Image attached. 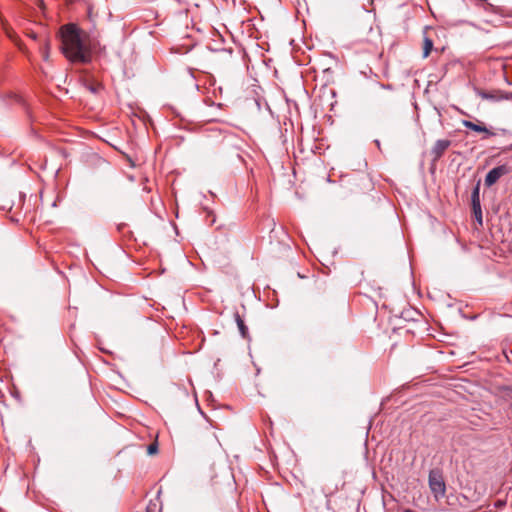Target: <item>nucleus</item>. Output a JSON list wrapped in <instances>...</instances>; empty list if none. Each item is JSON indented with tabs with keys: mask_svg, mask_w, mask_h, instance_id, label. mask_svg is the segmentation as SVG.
<instances>
[{
	"mask_svg": "<svg viewBox=\"0 0 512 512\" xmlns=\"http://www.w3.org/2000/svg\"><path fill=\"white\" fill-rule=\"evenodd\" d=\"M64 56L73 63L86 64L92 59L91 48L87 34L76 24L63 25L59 30Z\"/></svg>",
	"mask_w": 512,
	"mask_h": 512,
	"instance_id": "f257e3e1",
	"label": "nucleus"
},
{
	"mask_svg": "<svg viewBox=\"0 0 512 512\" xmlns=\"http://www.w3.org/2000/svg\"><path fill=\"white\" fill-rule=\"evenodd\" d=\"M429 487L436 500L443 498L446 494V484L439 469H432L429 472Z\"/></svg>",
	"mask_w": 512,
	"mask_h": 512,
	"instance_id": "f03ea898",
	"label": "nucleus"
},
{
	"mask_svg": "<svg viewBox=\"0 0 512 512\" xmlns=\"http://www.w3.org/2000/svg\"><path fill=\"white\" fill-rule=\"evenodd\" d=\"M451 141L448 139L437 140L431 149L432 161L437 162L444 155L445 151L451 146Z\"/></svg>",
	"mask_w": 512,
	"mask_h": 512,
	"instance_id": "7ed1b4c3",
	"label": "nucleus"
},
{
	"mask_svg": "<svg viewBox=\"0 0 512 512\" xmlns=\"http://www.w3.org/2000/svg\"><path fill=\"white\" fill-rule=\"evenodd\" d=\"M507 172L508 169L505 165L494 167L487 173L485 177V185L488 187L492 186Z\"/></svg>",
	"mask_w": 512,
	"mask_h": 512,
	"instance_id": "20e7f679",
	"label": "nucleus"
},
{
	"mask_svg": "<svg viewBox=\"0 0 512 512\" xmlns=\"http://www.w3.org/2000/svg\"><path fill=\"white\" fill-rule=\"evenodd\" d=\"M462 125L468 129H471L475 132H479V133H485L487 136H494L495 133L491 132L490 130H488L484 125L483 123H481L480 121H477V123H474L470 120H463L462 121Z\"/></svg>",
	"mask_w": 512,
	"mask_h": 512,
	"instance_id": "39448f33",
	"label": "nucleus"
},
{
	"mask_svg": "<svg viewBox=\"0 0 512 512\" xmlns=\"http://www.w3.org/2000/svg\"><path fill=\"white\" fill-rule=\"evenodd\" d=\"M479 96L482 99L491 100V101H501L502 100V91L495 90L493 92L480 91Z\"/></svg>",
	"mask_w": 512,
	"mask_h": 512,
	"instance_id": "423d86ee",
	"label": "nucleus"
},
{
	"mask_svg": "<svg viewBox=\"0 0 512 512\" xmlns=\"http://www.w3.org/2000/svg\"><path fill=\"white\" fill-rule=\"evenodd\" d=\"M471 204L472 207L478 208L480 205V181L476 184L474 187L472 193H471Z\"/></svg>",
	"mask_w": 512,
	"mask_h": 512,
	"instance_id": "0eeeda50",
	"label": "nucleus"
},
{
	"mask_svg": "<svg viewBox=\"0 0 512 512\" xmlns=\"http://www.w3.org/2000/svg\"><path fill=\"white\" fill-rule=\"evenodd\" d=\"M235 321L237 323L240 334L242 335L243 338H246L248 335V328L245 325L244 320L241 318L239 313H235Z\"/></svg>",
	"mask_w": 512,
	"mask_h": 512,
	"instance_id": "6e6552de",
	"label": "nucleus"
},
{
	"mask_svg": "<svg viewBox=\"0 0 512 512\" xmlns=\"http://www.w3.org/2000/svg\"><path fill=\"white\" fill-rule=\"evenodd\" d=\"M433 49V41L428 38V37H425L424 38V43H423V58H427L430 54V52L432 51Z\"/></svg>",
	"mask_w": 512,
	"mask_h": 512,
	"instance_id": "1a4fd4ad",
	"label": "nucleus"
},
{
	"mask_svg": "<svg viewBox=\"0 0 512 512\" xmlns=\"http://www.w3.org/2000/svg\"><path fill=\"white\" fill-rule=\"evenodd\" d=\"M49 50H50V42L48 39H45L43 47L41 48L42 56L44 60L49 59Z\"/></svg>",
	"mask_w": 512,
	"mask_h": 512,
	"instance_id": "9d476101",
	"label": "nucleus"
},
{
	"mask_svg": "<svg viewBox=\"0 0 512 512\" xmlns=\"http://www.w3.org/2000/svg\"><path fill=\"white\" fill-rule=\"evenodd\" d=\"M86 88L93 94H98L102 90V85L99 83L86 84Z\"/></svg>",
	"mask_w": 512,
	"mask_h": 512,
	"instance_id": "9b49d317",
	"label": "nucleus"
},
{
	"mask_svg": "<svg viewBox=\"0 0 512 512\" xmlns=\"http://www.w3.org/2000/svg\"><path fill=\"white\" fill-rule=\"evenodd\" d=\"M473 209V213H474V216L476 218V220L482 224V210H481V206H478V208L476 207H472Z\"/></svg>",
	"mask_w": 512,
	"mask_h": 512,
	"instance_id": "f8f14e48",
	"label": "nucleus"
},
{
	"mask_svg": "<svg viewBox=\"0 0 512 512\" xmlns=\"http://www.w3.org/2000/svg\"><path fill=\"white\" fill-rule=\"evenodd\" d=\"M157 449H158L157 444H150L148 446V450H147L148 454L152 455V454L156 453Z\"/></svg>",
	"mask_w": 512,
	"mask_h": 512,
	"instance_id": "ddd939ff",
	"label": "nucleus"
},
{
	"mask_svg": "<svg viewBox=\"0 0 512 512\" xmlns=\"http://www.w3.org/2000/svg\"><path fill=\"white\" fill-rule=\"evenodd\" d=\"M502 100H512V92L502 91Z\"/></svg>",
	"mask_w": 512,
	"mask_h": 512,
	"instance_id": "4468645a",
	"label": "nucleus"
},
{
	"mask_svg": "<svg viewBox=\"0 0 512 512\" xmlns=\"http://www.w3.org/2000/svg\"><path fill=\"white\" fill-rule=\"evenodd\" d=\"M375 143H376V145H377L378 147H380V142H379V140H375Z\"/></svg>",
	"mask_w": 512,
	"mask_h": 512,
	"instance_id": "2eb2a0df",
	"label": "nucleus"
},
{
	"mask_svg": "<svg viewBox=\"0 0 512 512\" xmlns=\"http://www.w3.org/2000/svg\"><path fill=\"white\" fill-rule=\"evenodd\" d=\"M403 512H415V511L410 510V509H406V510H404Z\"/></svg>",
	"mask_w": 512,
	"mask_h": 512,
	"instance_id": "dca6fc26",
	"label": "nucleus"
}]
</instances>
